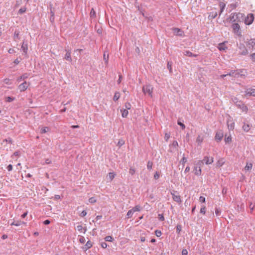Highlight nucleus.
Instances as JSON below:
<instances>
[{
	"instance_id": "obj_1",
	"label": "nucleus",
	"mask_w": 255,
	"mask_h": 255,
	"mask_svg": "<svg viewBox=\"0 0 255 255\" xmlns=\"http://www.w3.org/2000/svg\"><path fill=\"white\" fill-rule=\"evenodd\" d=\"M229 19L230 22L231 23H238L242 21L243 19V15L241 13H232Z\"/></svg>"
},
{
	"instance_id": "obj_2",
	"label": "nucleus",
	"mask_w": 255,
	"mask_h": 255,
	"mask_svg": "<svg viewBox=\"0 0 255 255\" xmlns=\"http://www.w3.org/2000/svg\"><path fill=\"white\" fill-rule=\"evenodd\" d=\"M203 165L202 161L198 160L197 162L194 163V173L197 176L201 175L202 170L201 167Z\"/></svg>"
},
{
	"instance_id": "obj_3",
	"label": "nucleus",
	"mask_w": 255,
	"mask_h": 255,
	"mask_svg": "<svg viewBox=\"0 0 255 255\" xmlns=\"http://www.w3.org/2000/svg\"><path fill=\"white\" fill-rule=\"evenodd\" d=\"M142 91L145 94H148L151 97H152L153 87L151 85H144L142 87Z\"/></svg>"
},
{
	"instance_id": "obj_4",
	"label": "nucleus",
	"mask_w": 255,
	"mask_h": 255,
	"mask_svg": "<svg viewBox=\"0 0 255 255\" xmlns=\"http://www.w3.org/2000/svg\"><path fill=\"white\" fill-rule=\"evenodd\" d=\"M239 53L242 55H246L248 54V50L243 43H240L239 46Z\"/></svg>"
},
{
	"instance_id": "obj_5",
	"label": "nucleus",
	"mask_w": 255,
	"mask_h": 255,
	"mask_svg": "<svg viewBox=\"0 0 255 255\" xmlns=\"http://www.w3.org/2000/svg\"><path fill=\"white\" fill-rule=\"evenodd\" d=\"M233 31L235 34L238 36L241 35V31L240 30V26L238 23H234L232 25Z\"/></svg>"
},
{
	"instance_id": "obj_6",
	"label": "nucleus",
	"mask_w": 255,
	"mask_h": 255,
	"mask_svg": "<svg viewBox=\"0 0 255 255\" xmlns=\"http://www.w3.org/2000/svg\"><path fill=\"white\" fill-rule=\"evenodd\" d=\"M199 161H202L203 165L205 163L206 165H209L212 164L214 162V158L208 156H205L203 159L200 160Z\"/></svg>"
},
{
	"instance_id": "obj_7",
	"label": "nucleus",
	"mask_w": 255,
	"mask_h": 255,
	"mask_svg": "<svg viewBox=\"0 0 255 255\" xmlns=\"http://www.w3.org/2000/svg\"><path fill=\"white\" fill-rule=\"evenodd\" d=\"M236 106L243 112H247L248 110V107L242 101L237 102Z\"/></svg>"
},
{
	"instance_id": "obj_8",
	"label": "nucleus",
	"mask_w": 255,
	"mask_h": 255,
	"mask_svg": "<svg viewBox=\"0 0 255 255\" xmlns=\"http://www.w3.org/2000/svg\"><path fill=\"white\" fill-rule=\"evenodd\" d=\"M254 19V16L253 14L250 13L248 15L247 17L245 19V23L247 25H250L251 24Z\"/></svg>"
},
{
	"instance_id": "obj_9",
	"label": "nucleus",
	"mask_w": 255,
	"mask_h": 255,
	"mask_svg": "<svg viewBox=\"0 0 255 255\" xmlns=\"http://www.w3.org/2000/svg\"><path fill=\"white\" fill-rule=\"evenodd\" d=\"M29 84L26 81H24L18 86V89L20 92L25 91L28 86Z\"/></svg>"
},
{
	"instance_id": "obj_10",
	"label": "nucleus",
	"mask_w": 255,
	"mask_h": 255,
	"mask_svg": "<svg viewBox=\"0 0 255 255\" xmlns=\"http://www.w3.org/2000/svg\"><path fill=\"white\" fill-rule=\"evenodd\" d=\"M247 45L249 48L255 49V39H251L247 42Z\"/></svg>"
},
{
	"instance_id": "obj_11",
	"label": "nucleus",
	"mask_w": 255,
	"mask_h": 255,
	"mask_svg": "<svg viewBox=\"0 0 255 255\" xmlns=\"http://www.w3.org/2000/svg\"><path fill=\"white\" fill-rule=\"evenodd\" d=\"M171 195L172 196V198L174 201L177 203L181 202V200L180 195H179L178 194H176L175 192H174L173 193L171 192Z\"/></svg>"
},
{
	"instance_id": "obj_12",
	"label": "nucleus",
	"mask_w": 255,
	"mask_h": 255,
	"mask_svg": "<svg viewBox=\"0 0 255 255\" xmlns=\"http://www.w3.org/2000/svg\"><path fill=\"white\" fill-rule=\"evenodd\" d=\"M246 96L255 97V89H248L245 91Z\"/></svg>"
},
{
	"instance_id": "obj_13",
	"label": "nucleus",
	"mask_w": 255,
	"mask_h": 255,
	"mask_svg": "<svg viewBox=\"0 0 255 255\" xmlns=\"http://www.w3.org/2000/svg\"><path fill=\"white\" fill-rule=\"evenodd\" d=\"M243 72V70H235V78H239L240 77H245V74H243L242 73Z\"/></svg>"
},
{
	"instance_id": "obj_14",
	"label": "nucleus",
	"mask_w": 255,
	"mask_h": 255,
	"mask_svg": "<svg viewBox=\"0 0 255 255\" xmlns=\"http://www.w3.org/2000/svg\"><path fill=\"white\" fill-rule=\"evenodd\" d=\"M225 42L219 43L218 46V48L220 51H225L227 49V47L225 45Z\"/></svg>"
},
{
	"instance_id": "obj_15",
	"label": "nucleus",
	"mask_w": 255,
	"mask_h": 255,
	"mask_svg": "<svg viewBox=\"0 0 255 255\" xmlns=\"http://www.w3.org/2000/svg\"><path fill=\"white\" fill-rule=\"evenodd\" d=\"M66 53L65 55V57L64 58L69 61V62H71L72 61V58L71 57V52L70 50H66Z\"/></svg>"
},
{
	"instance_id": "obj_16",
	"label": "nucleus",
	"mask_w": 255,
	"mask_h": 255,
	"mask_svg": "<svg viewBox=\"0 0 255 255\" xmlns=\"http://www.w3.org/2000/svg\"><path fill=\"white\" fill-rule=\"evenodd\" d=\"M173 31L175 35L181 36L183 32L178 28H173Z\"/></svg>"
},
{
	"instance_id": "obj_17",
	"label": "nucleus",
	"mask_w": 255,
	"mask_h": 255,
	"mask_svg": "<svg viewBox=\"0 0 255 255\" xmlns=\"http://www.w3.org/2000/svg\"><path fill=\"white\" fill-rule=\"evenodd\" d=\"M28 76H29L28 74L24 73L17 78V81L18 82H20L21 80L27 79L28 77Z\"/></svg>"
},
{
	"instance_id": "obj_18",
	"label": "nucleus",
	"mask_w": 255,
	"mask_h": 255,
	"mask_svg": "<svg viewBox=\"0 0 255 255\" xmlns=\"http://www.w3.org/2000/svg\"><path fill=\"white\" fill-rule=\"evenodd\" d=\"M21 49L23 53L25 54H26L28 50L27 44L26 43H24V42H23L21 47Z\"/></svg>"
},
{
	"instance_id": "obj_19",
	"label": "nucleus",
	"mask_w": 255,
	"mask_h": 255,
	"mask_svg": "<svg viewBox=\"0 0 255 255\" xmlns=\"http://www.w3.org/2000/svg\"><path fill=\"white\" fill-rule=\"evenodd\" d=\"M93 245L92 242L90 241H88L86 245L83 247V249L85 251L87 250L88 249H90L92 247Z\"/></svg>"
},
{
	"instance_id": "obj_20",
	"label": "nucleus",
	"mask_w": 255,
	"mask_h": 255,
	"mask_svg": "<svg viewBox=\"0 0 255 255\" xmlns=\"http://www.w3.org/2000/svg\"><path fill=\"white\" fill-rule=\"evenodd\" d=\"M184 54L185 56H188V57H196L197 56V54H193L191 51L186 50L184 51Z\"/></svg>"
},
{
	"instance_id": "obj_21",
	"label": "nucleus",
	"mask_w": 255,
	"mask_h": 255,
	"mask_svg": "<svg viewBox=\"0 0 255 255\" xmlns=\"http://www.w3.org/2000/svg\"><path fill=\"white\" fill-rule=\"evenodd\" d=\"M223 136V134L222 132H217L216 134L215 138L216 139L220 141Z\"/></svg>"
},
{
	"instance_id": "obj_22",
	"label": "nucleus",
	"mask_w": 255,
	"mask_h": 255,
	"mask_svg": "<svg viewBox=\"0 0 255 255\" xmlns=\"http://www.w3.org/2000/svg\"><path fill=\"white\" fill-rule=\"evenodd\" d=\"M77 230L80 232H82L83 230V233L85 234L87 231L86 228H83L81 225H78L76 228Z\"/></svg>"
},
{
	"instance_id": "obj_23",
	"label": "nucleus",
	"mask_w": 255,
	"mask_h": 255,
	"mask_svg": "<svg viewBox=\"0 0 255 255\" xmlns=\"http://www.w3.org/2000/svg\"><path fill=\"white\" fill-rule=\"evenodd\" d=\"M121 112L122 113V116L123 118H126L128 114V112L126 109H121Z\"/></svg>"
},
{
	"instance_id": "obj_24",
	"label": "nucleus",
	"mask_w": 255,
	"mask_h": 255,
	"mask_svg": "<svg viewBox=\"0 0 255 255\" xmlns=\"http://www.w3.org/2000/svg\"><path fill=\"white\" fill-rule=\"evenodd\" d=\"M250 125L249 124H244V125L243 126V129L245 131H246V132H248L249 131V130L250 129Z\"/></svg>"
},
{
	"instance_id": "obj_25",
	"label": "nucleus",
	"mask_w": 255,
	"mask_h": 255,
	"mask_svg": "<svg viewBox=\"0 0 255 255\" xmlns=\"http://www.w3.org/2000/svg\"><path fill=\"white\" fill-rule=\"evenodd\" d=\"M253 164L251 163H247L246 166L245 167L246 171L251 170L252 168Z\"/></svg>"
},
{
	"instance_id": "obj_26",
	"label": "nucleus",
	"mask_w": 255,
	"mask_h": 255,
	"mask_svg": "<svg viewBox=\"0 0 255 255\" xmlns=\"http://www.w3.org/2000/svg\"><path fill=\"white\" fill-rule=\"evenodd\" d=\"M134 213V211L132 209L128 210L127 214V218L129 219L132 217L133 214Z\"/></svg>"
},
{
	"instance_id": "obj_27",
	"label": "nucleus",
	"mask_w": 255,
	"mask_h": 255,
	"mask_svg": "<svg viewBox=\"0 0 255 255\" xmlns=\"http://www.w3.org/2000/svg\"><path fill=\"white\" fill-rule=\"evenodd\" d=\"M217 15H218V13L217 12H210V13L209 15V18L210 19H214L217 16Z\"/></svg>"
},
{
	"instance_id": "obj_28",
	"label": "nucleus",
	"mask_w": 255,
	"mask_h": 255,
	"mask_svg": "<svg viewBox=\"0 0 255 255\" xmlns=\"http://www.w3.org/2000/svg\"><path fill=\"white\" fill-rule=\"evenodd\" d=\"M120 97V93L119 92H116L113 97V100L117 101L119 100Z\"/></svg>"
},
{
	"instance_id": "obj_29",
	"label": "nucleus",
	"mask_w": 255,
	"mask_h": 255,
	"mask_svg": "<svg viewBox=\"0 0 255 255\" xmlns=\"http://www.w3.org/2000/svg\"><path fill=\"white\" fill-rule=\"evenodd\" d=\"M103 59H104V60L105 61V63L106 64H107L108 63L109 54H107V55H106V53L105 52L104 53Z\"/></svg>"
},
{
	"instance_id": "obj_30",
	"label": "nucleus",
	"mask_w": 255,
	"mask_h": 255,
	"mask_svg": "<svg viewBox=\"0 0 255 255\" xmlns=\"http://www.w3.org/2000/svg\"><path fill=\"white\" fill-rule=\"evenodd\" d=\"M203 140V137L200 135H198L197 139L196 142L198 143V144H200Z\"/></svg>"
},
{
	"instance_id": "obj_31",
	"label": "nucleus",
	"mask_w": 255,
	"mask_h": 255,
	"mask_svg": "<svg viewBox=\"0 0 255 255\" xmlns=\"http://www.w3.org/2000/svg\"><path fill=\"white\" fill-rule=\"evenodd\" d=\"M5 143H12L11 138L10 137H8L7 138L3 139L2 141V144H4Z\"/></svg>"
},
{
	"instance_id": "obj_32",
	"label": "nucleus",
	"mask_w": 255,
	"mask_h": 255,
	"mask_svg": "<svg viewBox=\"0 0 255 255\" xmlns=\"http://www.w3.org/2000/svg\"><path fill=\"white\" fill-rule=\"evenodd\" d=\"M134 211V213L136 211H140L141 209V207L139 205H136L134 207L131 209Z\"/></svg>"
},
{
	"instance_id": "obj_33",
	"label": "nucleus",
	"mask_w": 255,
	"mask_h": 255,
	"mask_svg": "<svg viewBox=\"0 0 255 255\" xmlns=\"http://www.w3.org/2000/svg\"><path fill=\"white\" fill-rule=\"evenodd\" d=\"M153 163L150 161H148L147 164V168L148 170H150L152 169Z\"/></svg>"
},
{
	"instance_id": "obj_34",
	"label": "nucleus",
	"mask_w": 255,
	"mask_h": 255,
	"mask_svg": "<svg viewBox=\"0 0 255 255\" xmlns=\"http://www.w3.org/2000/svg\"><path fill=\"white\" fill-rule=\"evenodd\" d=\"M220 12L219 13V15H220L221 14V13H222V12L224 11L226 5L225 3H220Z\"/></svg>"
},
{
	"instance_id": "obj_35",
	"label": "nucleus",
	"mask_w": 255,
	"mask_h": 255,
	"mask_svg": "<svg viewBox=\"0 0 255 255\" xmlns=\"http://www.w3.org/2000/svg\"><path fill=\"white\" fill-rule=\"evenodd\" d=\"M176 232L178 234H180V232L182 230V226L181 225H177L176 227Z\"/></svg>"
},
{
	"instance_id": "obj_36",
	"label": "nucleus",
	"mask_w": 255,
	"mask_h": 255,
	"mask_svg": "<svg viewBox=\"0 0 255 255\" xmlns=\"http://www.w3.org/2000/svg\"><path fill=\"white\" fill-rule=\"evenodd\" d=\"M227 125L228 128L230 130H233L234 128V123H231V124H229V122L227 123Z\"/></svg>"
},
{
	"instance_id": "obj_37",
	"label": "nucleus",
	"mask_w": 255,
	"mask_h": 255,
	"mask_svg": "<svg viewBox=\"0 0 255 255\" xmlns=\"http://www.w3.org/2000/svg\"><path fill=\"white\" fill-rule=\"evenodd\" d=\"M26 10V8L25 7H21L18 10V13L19 14H22L24 13Z\"/></svg>"
},
{
	"instance_id": "obj_38",
	"label": "nucleus",
	"mask_w": 255,
	"mask_h": 255,
	"mask_svg": "<svg viewBox=\"0 0 255 255\" xmlns=\"http://www.w3.org/2000/svg\"><path fill=\"white\" fill-rule=\"evenodd\" d=\"M104 239L106 242H112L113 241V237L110 236H106Z\"/></svg>"
},
{
	"instance_id": "obj_39",
	"label": "nucleus",
	"mask_w": 255,
	"mask_h": 255,
	"mask_svg": "<svg viewBox=\"0 0 255 255\" xmlns=\"http://www.w3.org/2000/svg\"><path fill=\"white\" fill-rule=\"evenodd\" d=\"M115 174L114 172H110L109 173V178L111 181H112L115 178Z\"/></svg>"
},
{
	"instance_id": "obj_40",
	"label": "nucleus",
	"mask_w": 255,
	"mask_h": 255,
	"mask_svg": "<svg viewBox=\"0 0 255 255\" xmlns=\"http://www.w3.org/2000/svg\"><path fill=\"white\" fill-rule=\"evenodd\" d=\"M206 211V208L205 206L203 205L202 206L200 209V212L202 214H205Z\"/></svg>"
},
{
	"instance_id": "obj_41",
	"label": "nucleus",
	"mask_w": 255,
	"mask_h": 255,
	"mask_svg": "<svg viewBox=\"0 0 255 255\" xmlns=\"http://www.w3.org/2000/svg\"><path fill=\"white\" fill-rule=\"evenodd\" d=\"M48 129H49V128L47 127L42 128L41 129V133H45L48 131Z\"/></svg>"
},
{
	"instance_id": "obj_42",
	"label": "nucleus",
	"mask_w": 255,
	"mask_h": 255,
	"mask_svg": "<svg viewBox=\"0 0 255 255\" xmlns=\"http://www.w3.org/2000/svg\"><path fill=\"white\" fill-rule=\"evenodd\" d=\"M125 144V141L123 139H120L118 141V145L120 147H121V146H122L123 145H124Z\"/></svg>"
},
{
	"instance_id": "obj_43",
	"label": "nucleus",
	"mask_w": 255,
	"mask_h": 255,
	"mask_svg": "<svg viewBox=\"0 0 255 255\" xmlns=\"http://www.w3.org/2000/svg\"><path fill=\"white\" fill-rule=\"evenodd\" d=\"M231 140H232V138H231V136H229L228 137H226V136H225V141L226 142L229 143L231 141Z\"/></svg>"
},
{
	"instance_id": "obj_44",
	"label": "nucleus",
	"mask_w": 255,
	"mask_h": 255,
	"mask_svg": "<svg viewBox=\"0 0 255 255\" xmlns=\"http://www.w3.org/2000/svg\"><path fill=\"white\" fill-rule=\"evenodd\" d=\"M177 124L178 125H179L181 127V128L182 129H185V125L184 124H183L182 123H181L179 120H178Z\"/></svg>"
},
{
	"instance_id": "obj_45",
	"label": "nucleus",
	"mask_w": 255,
	"mask_h": 255,
	"mask_svg": "<svg viewBox=\"0 0 255 255\" xmlns=\"http://www.w3.org/2000/svg\"><path fill=\"white\" fill-rule=\"evenodd\" d=\"M135 172V170L134 168H132V167H130L129 168V174H130L131 175H133Z\"/></svg>"
},
{
	"instance_id": "obj_46",
	"label": "nucleus",
	"mask_w": 255,
	"mask_h": 255,
	"mask_svg": "<svg viewBox=\"0 0 255 255\" xmlns=\"http://www.w3.org/2000/svg\"><path fill=\"white\" fill-rule=\"evenodd\" d=\"M125 106L126 109L127 110L130 109V108L131 107V105L129 103H126Z\"/></svg>"
},
{
	"instance_id": "obj_47",
	"label": "nucleus",
	"mask_w": 255,
	"mask_h": 255,
	"mask_svg": "<svg viewBox=\"0 0 255 255\" xmlns=\"http://www.w3.org/2000/svg\"><path fill=\"white\" fill-rule=\"evenodd\" d=\"M14 100V98L11 97H7L6 98V102H11L13 101Z\"/></svg>"
},
{
	"instance_id": "obj_48",
	"label": "nucleus",
	"mask_w": 255,
	"mask_h": 255,
	"mask_svg": "<svg viewBox=\"0 0 255 255\" xmlns=\"http://www.w3.org/2000/svg\"><path fill=\"white\" fill-rule=\"evenodd\" d=\"M155 234L157 237H160L161 236L162 233L160 231L157 230L155 231Z\"/></svg>"
},
{
	"instance_id": "obj_49",
	"label": "nucleus",
	"mask_w": 255,
	"mask_h": 255,
	"mask_svg": "<svg viewBox=\"0 0 255 255\" xmlns=\"http://www.w3.org/2000/svg\"><path fill=\"white\" fill-rule=\"evenodd\" d=\"M90 16L91 17H94L96 16V12L93 8H92L90 11Z\"/></svg>"
},
{
	"instance_id": "obj_50",
	"label": "nucleus",
	"mask_w": 255,
	"mask_h": 255,
	"mask_svg": "<svg viewBox=\"0 0 255 255\" xmlns=\"http://www.w3.org/2000/svg\"><path fill=\"white\" fill-rule=\"evenodd\" d=\"M89 202L90 203H94L96 202V199H95V197H91L89 199Z\"/></svg>"
},
{
	"instance_id": "obj_51",
	"label": "nucleus",
	"mask_w": 255,
	"mask_h": 255,
	"mask_svg": "<svg viewBox=\"0 0 255 255\" xmlns=\"http://www.w3.org/2000/svg\"><path fill=\"white\" fill-rule=\"evenodd\" d=\"M235 70H231L229 73H227L228 76L234 77Z\"/></svg>"
},
{
	"instance_id": "obj_52",
	"label": "nucleus",
	"mask_w": 255,
	"mask_h": 255,
	"mask_svg": "<svg viewBox=\"0 0 255 255\" xmlns=\"http://www.w3.org/2000/svg\"><path fill=\"white\" fill-rule=\"evenodd\" d=\"M101 246L103 249H106L108 246L106 242H101Z\"/></svg>"
},
{
	"instance_id": "obj_53",
	"label": "nucleus",
	"mask_w": 255,
	"mask_h": 255,
	"mask_svg": "<svg viewBox=\"0 0 255 255\" xmlns=\"http://www.w3.org/2000/svg\"><path fill=\"white\" fill-rule=\"evenodd\" d=\"M187 162V158L185 157H183V158L181 159L180 162H181L183 164V165H184V164Z\"/></svg>"
},
{
	"instance_id": "obj_54",
	"label": "nucleus",
	"mask_w": 255,
	"mask_h": 255,
	"mask_svg": "<svg viewBox=\"0 0 255 255\" xmlns=\"http://www.w3.org/2000/svg\"><path fill=\"white\" fill-rule=\"evenodd\" d=\"M85 238L83 236H81L79 239V242L82 244H84L85 242Z\"/></svg>"
},
{
	"instance_id": "obj_55",
	"label": "nucleus",
	"mask_w": 255,
	"mask_h": 255,
	"mask_svg": "<svg viewBox=\"0 0 255 255\" xmlns=\"http://www.w3.org/2000/svg\"><path fill=\"white\" fill-rule=\"evenodd\" d=\"M167 68L169 69V71L171 72L172 71V64L170 63V62H168L167 63Z\"/></svg>"
},
{
	"instance_id": "obj_56",
	"label": "nucleus",
	"mask_w": 255,
	"mask_h": 255,
	"mask_svg": "<svg viewBox=\"0 0 255 255\" xmlns=\"http://www.w3.org/2000/svg\"><path fill=\"white\" fill-rule=\"evenodd\" d=\"M159 173L158 172H156L154 175V178L155 179H158L159 178Z\"/></svg>"
},
{
	"instance_id": "obj_57",
	"label": "nucleus",
	"mask_w": 255,
	"mask_h": 255,
	"mask_svg": "<svg viewBox=\"0 0 255 255\" xmlns=\"http://www.w3.org/2000/svg\"><path fill=\"white\" fill-rule=\"evenodd\" d=\"M87 215V212L85 210H83L80 214L81 217H84Z\"/></svg>"
},
{
	"instance_id": "obj_58",
	"label": "nucleus",
	"mask_w": 255,
	"mask_h": 255,
	"mask_svg": "<svg viewBox=\"0 0 255 255\" xmlns=\"http://www.w3.org/2000/svg\"><path fill=\"white\" fill-rule=\"evenodd\" d=\"M172 146L174 147H177L178 146V143L177 141L176 140L173 141V142L172 143Z\"/></svg>"
},
{
	"instance_id": "obj_59",
	"label": "nucleus",
	"mask_w": 255,
	"mask_h": 255,
	"mask_svg": "<svg viewBox=\"0 0 255 255\" xmlns=\"http://www.w3.org/2000/svg\"><path fill=\"white\" fill-rule=\"evenodd\" d=\"M170 138V134L168 133H166L165 134L164 138L166 141H167L168 139Z\"/></svg>"
},
{
	"instance_id": "obj_60",
	"label": "nucleus",
	"mask_w": 255,
	"mask_h": 255,
	"mask_svg": "<svg viewBox=\"0 0 255 255\" xmlns=\"http://www.w3.org/2000/svg\"><path fill=\"white\" fill-rule=\"evenodd\" d=\"M158 216H159V220L160 221H163L164 220V217L162 214H159Z\"/></svg>"
},
{
	"instance_id": "obj_61",
	"label": "nucleus",
	"mask_w": 255,
	"mask_h": 255,
	"mask_svg": "<svg viewBox=\"0 0 255 255\" xmlns=\"http://www.w3.org/2000/svg\"><path fill=\"white\" fill-rule=\"evenodd\" d=\"M199 200L202 203H205V198L203 196H200L199 198Z\"/></svg>"
},
{
	"instance_id": "obj_62",
	"label": "nucleus",
	"mask_w": 255,
	"mask_h": 255,
	"mask_svg": "<svg viewBox=\"0 0 255 255\" xmlns=\"http://www.w3.org/2000/svg\"><path fill=\"white\" fill-rule=\"evenodd\" d=\"M188 251L186 249H183L182 251V255H187Z\"/></svg>"
},
{
	"instance_id": "obj_63",
	"label": "nucleus",
	"mask_w": 255,
	"mask_h": 255,
	"mask_svg": "<svg viewBox=\"0 0 255 255\" xmlns=\"http://www.w3.org/2000/svg\"><path fill=\"white\" fill-rule=\"evenodd\" d=\"M12 165L11 164H9L7 167V169L8 171H10L12 170Z\"/></svg>"
},
{
	"instance_id": "obj_64",
	"label": "nucleus",
	"mask_w": 255,
	"mask_h": 255,
	"mask_svg": "<svg viewBox=\"0 0 255 255\" xmlns=\"http://www.w3.org/2000/svg\"><path fill=\"white\" fill-rule=\"evenodd\" d=\"M251 57L253 61L255 62V53L251 54Z\"/></svg>"
}]
</instances>
